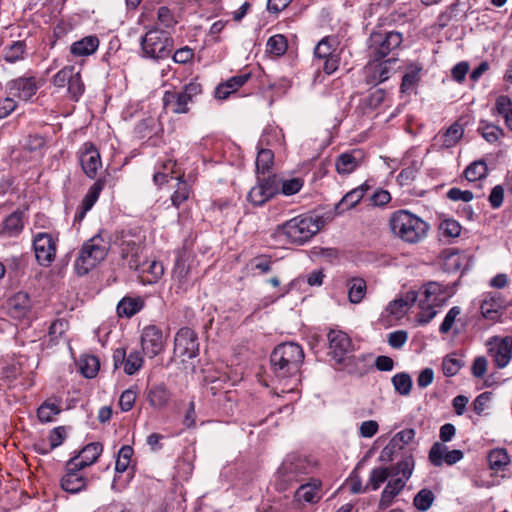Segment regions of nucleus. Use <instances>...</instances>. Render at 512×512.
<instances>
[{
    "label": "nucleus",
    "instance_id": "1",
    "mask_svg": "<svg viewBox=\"0 0 512 512\" xmlns=\"http://www.w3.org/2000/svg\"><path fill=\"white\" fill-rule=\"evenodd\" d=\"M389 228L392 234L403 242L416 244L427 236L429 225L416 214L401 209L390 215Z\"/></svg>",
    "mask_w": 512,
    "mask_h": 512
},
{
    "label": "nucleus",
    "instance_id": "2",
    "mask_svg": "<svg viewBox=\"0 0 512 512\" xmlns=\"http://www.w3.org/2000/svg\"><path fill=\"white\" fill-rule=\"evenodd\" d=\"M320 230L319 221L312 216L298 215L280 225L273 231V237L284 239L295 245H303L308 242Z\"/></svg>",
    "mask_w": 512,
    "mask_h": 512
},
{
    "label": "nucleus",
    "instance_id": "3",
    "mask_svg": "<svg viewBox=\"0 0 512 512\" xmlns=\"http://www.w3.org/2000/svg\"><path fill=\"white\" fill-rule=\"evenodd\" d=\"M304 359L300 345L294 342L282 343L272 352L270 361L274 373L279 378H287L298 373Z\"/></svg>",
    "mask_w": 512,
    "mask_h": 512
},
{
    "label": "nucleus",
    "instance_id": "4",
    "mask_svg": "<svg viewBox=\"0 0 512 512\" xmlns=\"http://www.w3.org/2000/svg\"><path fill=\"white\" fill-rule=\"evenodd\" d=\"M110 249L109 240L102 232L85 241L79 251L75 266L80 275L87 274L98 263L103 261Z\"/></svg>",
    "mask_w": 512,
    "mask_h": 512
},
{
    "label": "nucleus",
    "instance_id": "5",
    "mask_svg": "<svg viewBox=\"0 0 512 512\" xmlns=\"http://www.w3.org/2000/svg\"><path fill=\"white\" fill-rule=\"evenodd\" d=\"M173 49V39L169 33L158 28H151L141 38V51L150 59H165Z\"/></svg>",
    "mask_w": 512,
    "mask_h": 512
},
{
    "label": "nucleus",
    "instance_id": "6",
    "mask_svg": "<svg viewBox=\"0 0 512 512\" xmlns=\"http://www.w3.org/2000/svg\"><path fill=\"white\" fill-rule=\"evenodd\" d=\"M329 354L336 364L348 373H354L355 357L351 356L352 343L349 336L341 330H330L327 334Z\"/></svg>",
    "mask_w": 512,
    "mask_h": 512
},
{
    "label": "nucleus",
    "instance_id": "7",
    "mask_svg": "<svg viewBox=\"0 0 512 512\" xmlns=\"http://www.w3.org/2000/svg\"><path fill=\"white\" fill-rule=\"evenodd\" d=\"M144 240L145 237L140 233L132 234L125 232L122 234L120 254L130 269H138L140 267Z\"/></svg>",
    "mask_w": 512,
    "mask_h": 512
},
{
    "label": "nucleus",
    "instance_id": "8",
    "mask_svg": "<svg viewBox=\"0 0 512 512\" xmlns=\"http://www.w3.org/2000/svg\"><path fill=\"white\" fill-rule=\"evenodd\" d=\"M313 466L304 457L298 455H288L278 469V476L281 480L290 484L298 482L303 476L312 472Z\"/></svg>",
    "mask_w": 512,
    "mask_h": 512
},
{
    "label": "nucleus",
    "instance_id": "9",
    "mask_svg": "<svg viewBox=\"0 0 512 512\" xmlns=\"http://www.w3.org/2000/svg\"><path fill=\"white\" fill-rule=\"evenodd\" d=\"M403 41L402 34L397 31L373 32L370 36V49L373 57L381 60L397 50Z\"/></svg>",
    "mask_w": 512,
    "mask_h": 512
},
{
    "label": "nucleus",
    "instance_id": "10",
    "mask_svg": "<svg viewBox=\"0 0 512 512\" xmlns=\"http://www.w3.org/2000/svg\"><path fill=\"white\" fill-rule=\"evenodd\" d=\"M488 354L495 366L505 368L512 359V336H492L487 340Z\"/></svg>",
    "mask_w": 512,
    "mask_h": 512
},
{
    "label": "nucleus",
    "instance_id": "11",
    "mask_svg": "<svg viewBox=\"0 0 512 512\" xmlns=\"http://www.w3.org/2000/svg\"><path fill=\"white\" fill-rule=\"evenodd\" d=\"M33 248L37 262L48 267L56 257L57 240L49 233L40 232L34 236Z\"/></svg>",
    "mask_w": 512,
    "mask_h": 512
},
{
    "label": "nucleus",
    "instance_id": "12",
    "mask_svg": "<svg viewBox=\"0 0 512 512\" xmlns=\"http://www.w3.org/2000/svg\"><path fill=\"white\" fill-rule=\"evenodd\" d=\"M199 352V343L196 333L188 327L181 328L175 335L174 353L178 357L192 359Z\"/></svg>",
    "mask_w": 512,
    "mask_h": 512
},
{
    "label": "nucleus",
    "instance_id": "13",
    "mask_svg": "<svg viewBox=\"0 0 512 512\" xmlns=\"http://www.w3.org/2000/svg\"><path fill=\"white\" fill-rule=\"evenodd\" d=\"M275 195H277L275 175L263 176L258 177L256 185L247 195V200L254 206H262Z\"/></svg>",
    "mask_w": 512,
    "mask_h": 512
},
{
    "label": "nucleus",
    "instance_id": "14",
    "mask_svg": "<svg viewBox=\"0 0 512 512\" xmlns=\"http://www.w3.org/2000/svg\"><path fill=\"white\" fill-rule=\"evenodd\" d=\"M39 86L33 76H22L5 84V93L22 101H29L37 92Z\"/></svg>",
    "mask_w": 512,
    "mask_h": 512
},
{
    "label": "nucleus",
    "instance_id": "15",
    "mask_svg": "<svg viewBox=\"0 0 512 512\" xmlns=\"http://www.w3.org/2000/svg\"><path fill=\"white\" fill-rule=\"evenodd\" d=\"M396 61L393 57L383 61L374 58L365 68L367 83L376 85L388 80L394 72Z\"/></svg>",
    "mask_w": 512,
    "mask_h": 512
},
{
    "label": "nucleus",
    "instance_id": "16",
    "mask_svg": "<svg viewBox=\"0 0 512 512\" xmlns=\"http://www.w3.org/2000/svg\"><path fill=\"white\" fill-rule=\"evenodd\" d=\"M80 165L85 175L95 178L102 167V161L98 149L90 142H85L78 152Z\"/></svg>",
    "mask_w": 512,
    "mask_h": 512
},
{
    "label": "nucleus",
    "instance_id": "17",
    "mask_svg": "<svg viewBox=\"0 0 512 512\" xmlns=\"http://www.w3.org/2000/svg\"><path fill=\"white\" fill-rule=\"evenodd\" d=\"M143 352L150 358L159 355L164 349V335L156 325L145 327L141 335Z\"/></svg>",
    "mask_w": 512,
    "mask_h": 512
},
{
    "label": "nucleus",
    "instance_id": "18",
    "mask_svg": "<svg viewBox=\"0 0 512 512\" xmlns=\"http://www.w3.org/2000/svg\"><path fill=\"white\" fill-rule=\"evenodd\" d=\"M114 367L123 366V370L127 375H133L143 366V356L140 351L134 350L126 355V351L122 348L116 349L113 353Z\"/></svg>",
    "mask_w": 512,
    "mask_h": 512
},
{
    "label": "nucleus",
    "instance_id": "19",
    "mask_svg": "<svg viewBox=\"0 0 512 512\" xmlns=\"http://www.w3.org/2000/svg\"><path fill=\"white\" fill-rule=\"evenodd\" d=\"M82 469L71 464L69 460L66 465V473L61 478V487L64 491L75 494L84 490L88 480L80 473Z\"/></svg>",
    "mask_w": 512,
    "mask_h": 512
},
{
    "label": "nucleus",
    "instance_id": "20",
    "mask_svg": "<svg viewBox=\"0 0 512 512\" xmlns=\"http://www.w3.org/2000/svg\"><path fill=\"white\" fill-rule=\"evenodd\" d=\"M31 300L26 292L13 295L6 304L7 313L14 319H24L31 311Z\"/></svg>",
    "mask_w": 512,
    "mask_h": 512
},
{
    "label": "nucleus",
    "instance_id": "21",
    "mask_svg": "<svg viewBox=\"0 0 512 512\" xmlns=\"http://www.w3.org/2000/svg\"><path fill=\"white\" fill-rule=\"evenodd\" d=\"M364 159V153L359 149L340 154L336 161L335 167L339 174L347 175L355 171Z\"/></svg>",
    "mask_w": 512,
    "mask_h": 512
},
{
    "label": "nucleus",
    "instance_id": "22",
    "mask_svg": "<svg viewBox=\"0 0 512 512\" xmlns=\"http://www.w3.org/2000/svg\"><path fill=\"white\" fill-rule=\"evenodd\" d=\"M105 184V178H99L96 182L93 183L83 198L79 209L75 213V220L81 221L84 219L86 213L90 211L94 204L97 202L102 190L105 187Z\"/></svg>",
    "mask_w": 512,
    "mask_h": 512
},
{
    "label": "nucleus",
    "instance_id": "23",
    "mask_svg": "<svg viewBox=\"0 0 512 512\" xmlns=\"http://www.w3.org/2000/svg\"><path fill=\"white\" fill-rule=\"evenodd\" d=\"M103 451V446L99 442H93L86 445L77 456L70 459L71 464L78 466V469H84L94 464Z\"/></svg>",
    "mask_w": 512,
    "mask_h": 512
},
{
    "label": "nucleus",
    "instance_id": "24",
    "mask_svg": "<svg viewBox=\"0 0 512 512\" xmlns=\"http://www.w3.org/2000/svg\"><path fill=\"white\" fill-rule=\"evenodd\" d=\"M190 103L191 101L187 99L182 91H166L163 96L164 108L174 114L188 113Z\"/></svg>",
    "mask_w": 512,
    "mask_h": 512
},
{
    "label": "nucleus",
    "instance_id": "25",
    "mask_svg": "<svg viewBox=\"0 0 512 512\" xmlns=\"http://www.w3.org/2000/svg\"><path fill=\"white\" fill-rule=\"evenodd\" d=\"M172 279L177 286L178 290L183 292L187 291L193 285V278L191 276L190 267L185 263L182 258H178L176 260L173 272Z\"/></svg>",
    "mask_w": 512,
    "mask_h": 512
},
{
    "label": "nucleus",
    "instance_id": "26",
    "mask_svg": "<svg viewBox=\"0 0 512 512\" xmlns=\"http://www.w3.org/2000/svg\"><path fill=\"white\" fill-rule=\"evenodd\" d=\"M135 270L139 272L141 281L144 284L156 283L164 273L162 263L156 260L143 262L140 259V267Z\"/></svg>",
    "mask_w": 512,
    "mask_h": 512
},
{
    "label": "nucleus",
    "instance_id": "27",
    "mask_svg": "<svg viewBox=\"0 0 512 512\" xmlns=\"http://www.w3.org/2000/svg\"><path fill=\"white\" fill-rule=\"evenodd\" d=\"M321 482L313 479L311 482L301 485L295 492V500L301 503H317L321 495Z\"/></svg>",
    "mask_w": 512,
    "mask_h": 512
},
{
    "label": "nucleus",
    "instance_id": "28",
    "mask_svg": "<svg viewBox=\"0 0 512 512\" xmlns=\"http://www.w3.org/2000/svg\"><path fill=\"white\" fill-rule=\"evenodd\" d=\"M99 44L100 41L96 35H88L73 42L70 46V53L74 57H87L97 51Z\"/></svg>",
    "mask_w": 512,
    "mask_h": 512
},
{
    "label": "nucleus",
    "instance_id": "29",
    "mask_svg": "<svg viewBox=\"0 0 512 512\" xmlns=\"http://www.w3.org/2000/svg\"><path fill=\"white\" fill-rule=\"evenodd\" d=\"M250 78V74L236 75L227 81L220 83L215 89V97L219 100H226L231 94L235 93Z\"/></svg>",
    "mask_w": 512,
    "mask_h": 512
},
{
    "label": "nucleus",
    "instance_id": "30",
    "mask_svg": "<svg viewBox=\"0 0 512 512\" xmlns=\"http://www.w3.org/2000/svg\"><path fill=\"white\" fill-rule=\"evenodd\" d=\"M463 128L460 124H452L446 131L439 132L434 137L435 145L439 148H451L455 146L463 136Z\"/></svg>",
    "mask_w": 512,
    "mask_h": 512
},
{
    "label": "nucleus",
    "instance_id": "31",
    "mask_svg": "<svg viewBox=\"0 0 512 512\" xmlns=\"http://www.w3.org/2000/svg\"><path fill=\"white\" fill-rule=\"evenodd\" d=\"M368 189L367 184H362L346 193L335 207L337 213L341 214L354 208L362 200Z\"/></svg>",
    "mask_w": 512,
    "mask_h": 512
},
{
    "label": "nucleus",
    "instance_id": "32",
    "mask_svg": "<svg viewBox=\"0 0 512 512\" xmlns=\"http://www.w3.org/2000/svg\"><path fill=\"white\" fill-rule=\"evenodd\" d=\"M442 293V286L439 283L430 282L418 291L419 303L439 306L442 302Z\"/></svg>",
    "mask_w": 512,
    "mask_h": 512
},
{
    "label": "nucleus",
    "instance_id": "33",
    "mask_svg": "<svg viewBox=\"0 0 512 512\" xmlns=\"http://www.w3.org/2000/svg\"><path fill=\"white\" fill-rule=\"evenodd\" d=\"M171 393L164 384L153 385L147 390V400L155 409L166 407L170 401Z\"/></svg>",
    "mask_w": 512,
    "mask_h": 512
},
{
    "label": "nucleus",
    "instance_id": "34",
    "mask_svg": "<svg viewBox=\"0 0 512 512\" xmlns=\"http://www.w3.org/2000/svg\"><path fill=\"white\" fill-rule=\"evenodd\" d=\"M340 39L336 35H329L322 38L314 49V55L318 59L338 56V47Z\"/></svg>",
    "mask_w": 512,
    "mask_h": 512
},
{
    "label": "nucleus",
    "instance_id": "35",
    "mask_svg": "<svg viewBox=\"0 0 512 512\" xmlns=\"http://www.w3.org/2000/svg\"><path fill=\"white\" fill-rule=\"evenodd\" d=\"M504 304L499 297L491 296L482 301L480 311L482 316L490 321H499L502 316Z\"/></svg>",
    "mask_w": 512,
    "mask_h": 512
},
{
    "label": "nucleus",
    "instance_id": "36",
    "mask_svg": "<svg viewBox=\"0 0 512 512\" xmlns=\"http://www.w3.org/2000/svg\"><path fill=\"white\" fill-rule=\"evenodd\" d=\"M23 228V213L14 211L4 219L1 234L8 237H15L22 232Z\"/></svg>",
    "mask_w": 512,
    "mask_h": 512
},
{
    "label": "nucleus",
    "instance_id": "37",
    "mask_svg": "<svg viewBox=\"0 0 512 512\" xmlns=\"http://www.w3.org/2000/svg\"><path fill=\"white\" fill-rule=\"evenodd\" d=\"M421 71L422 66L418 63H412L407 67L400 87L402 93H410L415 90L420 81Z\"/></svg>",
    "mask_w": 512,
    "mask_h": 512
},
{
    "label": "nucleus",
    "instance_id": "38",
    "mask_svg": "<svg viewBox=\"0 0 512 512\" xmlns=\"http://www.w3.org/2000/svg\"><path fill=\"white\" fill-rule=\"evenodd\" d=\"M144 306L140 297H124L117 305V313L120 317H132Z\"/></svg>",
    "mask_w": 512,
    "mask_h": 512
},
{
    "label": "nucleus",
    "instance_id": "39",
    "mask_svg": "<svg viewBox=\"0 0 512 512\" xmlns=\"http://www.w3.org/2000/svg\"><path fill=\"white\" fill-rule=\"evenodd\" d=\"M275 182L277 184V194L282 193L285 196H291L298 193L303 187V180L299 177L283 179L275 175Z\"/></svg>",
    "mask_w": 512,
    "mask_h": 512
},
{
    "label": "nucleus",
    "instance_id": "40",
    "mask_svg": "<svg viewBox=\"0 0 512 512\" xmlns=\"http://www.w3.org/2000/svg\"><path fill=\"white\" fill-rule=\"evenodd\" d=\"M348 298L351 303H360L366 294V281L363 278L355 277L348 281Z\"/></svg>",
    "mask_w": 512,
    "mask_h": 512
},
{
    "label": "nucleus",
    "instance_id": "41",
    "mask_svg": "<svg viewBox=\"0 0 512 512\" xmlns=\"http://www.w3.org/2000/svg\"><path fill=\"white\" fill-rule=\"evenodd\" d=\"M488 167L484 160H476L469 164L464 171V177L469 182H479L486 178Z\"/></svg>",
    "mask_w": 512,
    "mask_h": 512
},
{
    "label": "nucleus",
    "instance_id": "42",
    "mask_svg": "<svg viewBox=\"0 0 512 512\" xmlns=\"http://www.w3.org/2000/svg\"><path fill=\"white\" fill-rule=\"evenodd\" d=\"M495 111L504 118L507 128L512 131V100L506 95H500L495 102Z\"/></svg>",
    "mask_w": 512,
    "mask_h": 512
},
{
    "label": "nucleus",
    "instance_id": "43",
    "mask_svg": "<svg viewBox=\"0 0 512 512\" xmlns=\"http://www.w3.org/2000/svg\"><path fill=\"white\" fill-rule=\"evenodd\" d=\"M61 412L60 402L46 400L37 409V417L42 423L53 421L54 417Z\"/></svg>",
    "mask_w": 512,
    "mask_h": 512
},
{
    "label": "nucleus",
    "instance_id": "44",
    "mask_svg": "<svg viewBox=\"0 0 512 512\" xmlns=\"http://www.w3.org/2000/svg\"><path fill=\"white\" fill-rule=\"evenodd\" d=\"M510 462V458L505 449H493L488 454V464L491 470H503Z\"/></svg>",
    "mask_w": 512,
    "mask_h": 512
},
{
    "label": "nucleus",
    "instance_id": "45",
    "mask_svg": "<svg viewBox=\"0 0 512 512\" xmlns=\"http://www.w3.org/2000/svg\"><path fill=\"white\" fill-rule=\"evenodd\" d=\"M413 468H414L413 457L406 456L405 458H403L402 460L397 462L395 464V466H393L390 469L391 476H397V477H400L402 479H405V481H407L412 475Z\"/></svg>",
    "mask_w": 512,
    "mask_h": 512
},
{
    "label": "nucleus",
    "instance_id": "46",
    "mask_svg": "<svg viewBox=\"0 0 512 512\" xmlns=\"http://www.w3.org/2000/svg\"><path fill=\"white\" fill-rule=\"evenodd\" d=\"M391 476L390 469L387 467H377L371 470L367 488L370 490H377L380 486Z\"/></svg>",
    "mask_w": 512,
    "mask_h": 512
},
{
    "label": "nucleus",
    "instance_id": "47",
    "mask_svg": "<svg viewBox=\"0 0 512 512\" xmlns=\"http://www.w3.org/2000/svg\"><path fill=\"white\" fill-rule=\"evenodd\" d=\"M392 384L395 391L402 395L407 396L410 394L412 389V379L408 373L401 372L397 373L392 377Z\"/></svg>",
    "mask_w": 512,
    "mask_h": 512
},
{
    "label": "nucleus",
    "instance_id": "48",
    "mask_svg": "<svg viewBox=\"0 0 512 512\" xmlns=\"http://www.w3.org/2000/svg\"><path fill=\"white\" fill-rule=\"evenodd\" d=\"M79 367L83 376L93 378L99 371L100 363L96 356L86 355L80 359Z\"/></svg>",
    "mask_w": 512,
    "mask_h": 512
},
{
    "label": "nucleus",
    "instance_id": "49",
    "mask_svg": "<svg viewBox=\"0 0 512 512\" xmlns=\"http://www.w3.org/2000/svg\"><path fill=\"white\" fill-rule=\"evenodd\" d=\"M478 131L489 143H495L500 137L504 135L503 129H501L499 126L485 121H480Z\"/></svg>",
    "mask_w": 512,
    "mask_h": 512
},
{
    "label": "nucleus",
    "instance_id": "50",
    "mask_svg": "<svg viewBox=\"0 0 512 512\" xmlns=\"http://www.w3.org/2000/svg\"><path fill=\"white\" fill-rule=\"evenodd\" d=\"M448 450L449 448L444 443H433L428 454L430 463L435 467L442 466L446 461V453Z\"/></svg>",
    "mask_w": 512,
    "mask_h": 512
},
{
    "label": "nucleus",
    "instance_id": "51",
    "mask_svg": "<svg viewBox=\"0 0 512 512\" xmlns=\"http://www.w3.org/2000/svg\"><path fill=\"white\" fill-rule=\"evenodd\" d=\"M274 153L270 148H259L256 158L257 173L265 174L273 165Z\"/></svg>",
    "mask_w": 512,
    "mask_h": 512
},
{
    "label": "nucleus",
    "instance_id": "52",
    "mask_svg": "<svg viewBox=\"0 0 512 512\" xmlns=\"http://www.w3.org/2000/svg\"><path fill=\"white\" fill-rule=\"evenodd\" d=\"M191 193L190 185L184 181L182 178H178L176 190L171 195L172 205L176 208H179L180 205L188 200Z\"/></svg>",
    "mask_w": 512,
    "mask_h": 512
},
{
    "label": "nucleus",
    "instance_id": "53",
    "mask_svg": "<svg viewBox=\"0 0 512 512\" xmlns=\"http://www.w3.org/2000/svg\"><path fill=\"white\" fill-rule=\"evenodd\" d=\"M281 131L277 128H268L264 130L263 134L261 135L258 147L259 148H272L276 145H280L281 142Z\"/></svg>",
    "mask_w": 512,
    "mask_h": 512
},
{
    "label": "nucleus",
    "instance_id": "54",
    "mask_svg": "<svg viewBox=\"0 0 512 512\" xmlns=\"http://www.w3.org/2000/svg\"><path fill=\"white\" fill-rule=\"evenodd\" d=\"M435 499L434 493L429 489H421L414 497L413 504L419 511H427Z\"/></svg>",
    "mask_w": 512,
    "mask_h": 512
},
{
    "label": "nucleus",
    "instance_id": "55",
    "mask_svg": "<svg viewBox=\"0 0 512 512\" xmlns=\"http://www.w3.org/2000/svg\"><path fill=\"white\" fill-rule=\"evenodd\" d=\"M287 46H288L287 45V40L281 34H277V35L271 36L268 39L267 44H266L267 51L270 54H273V55H276V56L283 55L286 52V50H287Z\"/></svg>",
    "mask_w": 512,
    "mask_h": 512
},
{
    "label": "nucleus",
    "instance_id": "56",
    "mask_svg": "<svg viewBox=\"0 0 512 512\" xmlns=\"http://www.w3.org/2000/svg\"><path fill=\"white\" fill-rule=\"evenodd\" d=\"M133 455V449L129 445H124L118 452V457L115 463V470L117 473L125 472L131 462V458Z\"/></svg>",
    "mask_w": 512,
    "mask_h": 512
},
{
    "label": "nucleus",
    "instance_id": "57",
    "mask_svg": "<svg viewBox=\"0 0 512 512\" xmlns=\"http://www.w3.org/2000/svg\"><path fill=\"white\" fill-rule=\"evenodd\" d=\"M463 259L457 250L447 251L444 256V267L447 271H457L462 267Z\"/></svg>",
    "mask_w": 512,
    "mask_h": 512
},
{
    "label": "nucleus",
    "instance_id": "58",
    "mask_svg": "<svg viewBox=\"0 0 512 512\" xmlns=\"http://www.w3.org/2000/svg\"><path fill=\"white\" fill-rule=\"evenodd\" d=\"M441 233L450 238H456L460 235L462 227L458 221L454 219H444L439 226Z\"/></svg>",
    "mask_w": 512,
    "mask_h": 512
},
{
    "label": "nucleus",
    "instance_id": "59",
    "mask_svg": "<svg viewBox=\"0 0 512 512\" xmlns=\"http://www.w3.org/2000/svg\"><path fill=\"white\" fill-rule=\"evenodd\" d=\"M462 365H463V363L461 362V360H459L451 355H448V356L444 357V359L442 361L443 374L446 377L455 376L461 369Z\"/></svg>",
    "mask_w": 512,
    "mask_h": 512
},
{
    "label": "nucleus",
    "instance_id": "60",
    "mask_svg": "<svg viewBox=\"0 0 512 512\" xmlns=\"http://www.w3.org/2000/svg\"><path fill=\"white\" fill-rule=\"evenodd\" d=\"M25 51V45L21 41H16L5 49L4 59L7 62L14 63L22 59Z\"/></svg>",
    "mask_w": 512,
    "mask_h": 512
},
{
    "label": "nucleus",
    "instance_id": "61",
    "mask_svg": "<svg viewBox=\"0 0 512 512\" xmlns=\"http://www.w3.org/2000/svg\"><path fill=\"white\" fill-rule=\"evenodd\" d=\"M272 261L267 256L254 257L248 263V268L251 271H259L260 274H267L271 270Z\"/></svg>",
    "mask_w": 512,
    "mask_h": 512
},
{
    "label": "nucleus",
    "instance_id": "62",
    "mask_svg": "<svg viewBox=\"0 0 512 512\" xmlns=\"http://www.w3.org/2000/svg\"><path fill=\"white\" fill-rule=\"evenodd\" d=\"M67 86L68 92L71 94L72 98L77 101L84 92V85L79 72L73 74Z\"/></svg>",
    "mask_w": 512,
    "mask_h": 512
},
{
    "label": "nucleus",
    "instance_id": "63",
    "mask_svg": "<svg viewBox=\"0 0 512 512\" xmlns=\"http://www.w3.org/2000/svg\"><path fill=\"white\" fill-rule=\"evenodd\" d=\"M461 314V308L459 306H453L446 314L443 322L441 323L440 327H439V331L440 333L442 334H446L448 333L456 318Z\"/></svg>",
    "mask_w": 512,
    "mask_h": 512
},
{
    "label": "nucleus",
    "instance_id": "64",
    "mask_svg": "<svg viewBox=\"0 0 512 512\" xmlns=\"http://www.w3.org/2000/svg\"><path fill=\"white\" fill-rule=\"evenodd\" d=\"M73 66H66L58 71L53 77V84L57 87H64L71 80V77L75 73Z\"/></svg>",
    "mask_w": 512,
    "mask_h": 512
}]
</instances>
